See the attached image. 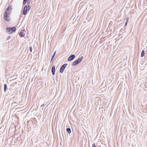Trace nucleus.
Listing matches in <instances>:
<instances>
[{"label":"nucleus","instance_id":"nucleus-22","mask_svg":"<svg viewBox=\"0 0 147 147\" xmlns=\"http://www.w3.org/2000/svg\"><path fill=\"white\" fill-rule=\"evenodd\" d=\"M27 0H24V1H27Z\"/></svg>","mask_w":147,"mask_h":147},{"label":"nucleus","instance_id":"nucleus-12","mask_svg":"<svg viewBox=\"0 0 147 147\" xmlns=\"http://www.w3.org/2000/svg\"><path fill=\"white\" fill-rule=\"evenodd\" d=\"M144 54H145V51L144 50H143L142 51V53H141V57H143L144 56Z\"/></svg>","mask_w":147,"mask_h":147},{"label":"nucleus","instance_id":"nucleus-20","mask_svg":"<svg viewBox=\"0 0 147 147\" xmlns=\"http://www.w3.org/2000/svg\"><path fill=\"white\" fill-rule=\"evenodd\" d=\"M127 22H126L125 24V26H126L127 24Z\"/></svg>","mask_w":147,"mask_h":147},{"label":"nucleus","instance_id":"nucleus-11","mask_svg":"<svg viewBox=\"0 0 147 147\" xmlns=\"http://www.w3.org/2000/svg\"><path fill=\"white\" fill-rule=\"evenodd\" d=\"M19 35L21 37H24V33L21 32H20L19 33Z\"/></svg>","mask_w":147,"mask_h":147},{"label":"nucleus","instance_id":"nucleus-10","mask_svg":"<svg viewBox=\"0 0 147 147\" xmlns=\"http://www.w3.org/2000/svg\"><path fill=\"white\" fill-rule=\"evenodd\" d=\"M7 87V84H4V90L5 92L6 91Z\"/></svg>","mask_w":147,"mask_h":147},{"label":"nucleus","instance_id":"nucleus-16","mask_svg":"<svg viewBox=\"0 0 147 147\" xmlns=\"http://www.w3.org/2000/svg\"><path fill=\"white\" fill-rule=\"evenodd\" d=\"M11 38V36H9L7 38V40H8L9 39Z\"/></svg>","mask_w":147,"mask_h":147},{"label":"nucleus","instance_id":"nucleus-17","mask_svg":"<svg viewBox=\"0 0 147 147\" xmlns=\"http://www.w3.org/2000/svg\"><path fill=\"white\" fill-rule=\"evenodd\" d=\"M27 1H24V0H23V4L24 5L26 3Z\"/></svg>","mask_w":147,"mask_h":147},{"label":"nucleus","instance_id":"nucleus-2","mask_svg":"<svg viewBox=\"0 0 147 147\" xmlns=\"http://www.w3.org/2000/svg\"><path fill=\"white\" fill-rule=\"evenodd\" d=\"M83 59V57L82 56L79 58V59L76 60L74 62H73L71 64L72 66H75L79 63H80L81 61Z\"/></svg>","mask_w":147,"mask_h":147},{"label":"nucleus","instance_id":"nucleus-21","mask_svg":"<svg viewBox=\"0 0 147 147\" xmlns=\"http://www.w3.org/2000/svg\"><path fill=\"white\" fill-rule=\"evenodd\" d=\"M126 22H127V21H128V19H127V18L126 19Z\"/></svg>","mask_w":147,"mask_h":147},{"label":"nucleus","instance_id":"nucleus-4","mask_svg":"<svg viewBox=\"0 0 147 147\" xmlns=\"http://www.w3.org/2000/svg\"><path fill=\"white\" fill-rule=\"evenodd\" d=\"M67 63H65L62 65L60 68V72L61 73H62L64 70L65 69L67 66Z\"/></svg>","mask_w":147,"mask_h":147},{"label":"nucleus","instance_id":"nucleus-14","mask_svg":"<svg viewBox=\"0 0 147 147\" xmlns=\"http://www.w3.org/2000/svg\"><path fill=\"white\" fill-rule=\"evenodd\" d=\"M56 51H55V52L54 53V54H53V55H52V57H51V62L52 61V60H53L54 56H55V54H56Z\"/></svg>","mask_w":147,"mask_h":147},{"label":"nucleus","instance_id":"nucleus-6","mask_svg":"<svg viewBox=\"0 0 147 147\" xmlns=\"http://www.w3.org/2000/svg\"><path fill=\"white\" fill-rule=\"evenodd\" d=\"M75 55H72L69 56L67 59L68 61H71L73 60L75 57Z\"/></svg>","mask_w":147,"mask_h":147},{"label":"nucleus","instance_id":"nucleus-1","mask_svg":"<svg viewBox=\"0 0 147 147\" xmlns=\"http://www.w3.org/2000/svg\"><path fill=\"white\" fill-rule=\"evenodd\" d=\"M16 29V27L14 26L11 28L7 27L6 28V30L8 34H10L15 31Z\"/></svg>","mask_w":147,"mask_h":147},{"label":"nucleus","instance_id":"nucleus-8","mask_svg":"<svg viewBox=\"0 0 147 147\" xmlns=\"http://www.w3.org/2000/svg\"><path fill=\"white\" fill-rule=\"evenodd\" d=\"M55 66L54 65L53 66L51 69V72L53 75H54L55 74Z\"/></svg>","mask_w":147,"mask_h":147},{"label":"nucleus","instance_id":"nucleus-9","mask_svg":"<svg viewBox=\"0 0 147 147\" xmlns=\"http://www.w3.org/2000/svg\"><path fill=\"white\" fill-rule=\"evenodd\" d=\"M30 1H28V3H27V4L28 5V11H29L30 9Z\"/></svg>","mask_w":147,"mask_h":147},{"label":"nucleus","instance_id":"nucleus-3","mask_svg":"<svg viewBox=\"0 0 147 147\" xmlns=\"http://www.w3.org/2000/svg\"><path fill=\"white\" fill-rule=\"evenodd\" d=\"M10 14V12H7L5 11L4 18L6 21L8 22L10 21V18H9V16Z\"/></svg>","mask_w":147,"mask_h":147},{"label":"nucleus","instance_id":"nucleus-7","mask_svg":"<svg viewBox=\"0 0 147 147\" xmlns=\"http://www.w3.org/2000/svg\"><path fill=\"white\" fill-rule=\"evenodd\" d=\"M12 7L11 5H9L8 7V8L5 11V12H10V11L12 9Z\"/></svg>","mask_w":147,"mask_h":147},{"label":"nucleus","instance_id":"nucleus-19","mask_svg":"<svg viewBox=\"0 0 147 147\" xmlns=\"http://www.w3.org/2000/svg\"><path fill=\"white\" fill-rule=\"evenodd\" d=\"M44 105V104H43L42 105H41L40 106V107L42 108V109H43V106Z\"/></svg>","mask_w":147,"mask_h":147},{"label":"nucleus","instance_id":"nucleus-18","mask_svg":"<svg viewBox=\"0 0 147 147\" xmlns=\"http://www.w3.org/2000/svg\"><path fill=\"white\" fill-rule=\"evenodd\" d=\"M92 147H96L95 144H93L92 145Z\"/></svg>","mask_w":147,"mask_h":147},{"label":"nucleus","instance_id":"nucleus-13","mask_svg":"<svg viewBox=\"0 0 147 147\" xmlns=\"http://www.w3.org/2000/svg\"><path fill=\"white\" fill-rule=\"evenodd\" d=\"M66 131L69 133V134L71 133V130L70 128H67L66 129Z\"/></svg>","mask_w":147,"mask_h":147},{"label":"nucleus","instance_id":"nucleus-15","mask_svg":"<svg viewBox=\"0 0 147 147\" xmlns=\"http://www.w3.org/2000/svg\"><path fill=\"white\" fill-rule=\"evenodd\" d=\"M30 51V52H32V47H29Z\"/></svg>","mask_w":147,"mask_h":147},{"label":"nucleus","instance_id":"nucleus-5","mask_svg":"<svg viewBox=\"0 0 147 147\" xmlns=\"http://www.w3.org/2000/svg\"><path fill=\"white\" fill-rule=\"evenodd\" d=\"M28 10V7L26 5L25 6L24 8L23 11L22 13L24 15H26L27 13Z\"/></svg>","mask_w":147,"mask_h":147}]
</instances>
